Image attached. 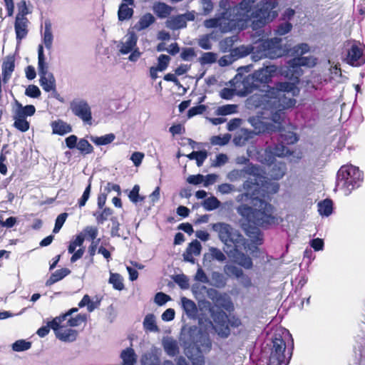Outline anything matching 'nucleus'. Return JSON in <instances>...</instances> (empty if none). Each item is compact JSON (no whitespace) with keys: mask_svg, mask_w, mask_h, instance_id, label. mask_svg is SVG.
I'll use <instances>...</instances> for the list:
<instances>
[{"mask_svg":"<svg viewBox=\"0 0 365 365\" xmlns=\"http://www.w3.org/2000/svg\"><path fill=\"white\" fill-rule=\"evenodd\" d=\"M232 53H233L235 58L237 59L240 58L245 57L248 54L251 53L252 51V46H245L242 45L237 48H232L231 50Z\"/></svg>","mask_w":365,"mask_h":365,"instance_id":"37998d69","label":"nucleus"},{"mask_svg":"<svg viewBox=\"0 0 365 365\" xmlns=\"http://www.w3.org/2000/svg\"><path fill=\"white\" fill-rule=\"evenodd\" d=\"M224 272L230 277H234L239 279L244 277L242 269L232 264L225 265L224 267Z\"/></svg>","mask_w":365,"mask_h":365,"instance_id":"a19ab883","label":"nucleus"},{"mask_svg":"<svg viewBox=\"0 0 365 365\" xmlns=\"http://www.w3.org/2000/svg\"><path fill=\"white\" fill-rule=\"evenodd\" d=\"M123 365H134L137 361V355L133 348L128 347L120 354Z\"/></svg>","mask_w":365,"mask_h":365,"instance_id":"a878e982","label":"nucleus"},{"mask_svg":"<svg viewBox=\"0 0 365 365\" xmlns=\"http://www.w3.org/2000/svg\"><path fill=\"white\" fill-rule=\"evenodd\" d=\"M235 61H236V58L233 53H232V51H230L229 54L221 57L218 61V63L220 66H226L232 63Z\"/></svg>","mask_w":365,"mask_h":365,"instance_id":"338daca9","label":"nucleus"},{"mask_svg":"<svg viewBox=\"0 0 365 365\" xmlns=\"http://www.w3.org/2000/svg\"><path fill=\"white\" fill-rule=\"evenodd\" d=\"M25 95L31 98H38L41 96V91L38 86L29 85L25 91Z\"/></svg>","mask_w":365,"mask_h":365,"instance_id":"0e129e2a","label":"nucleus"},{"mask_svg":"<svg viewBox=\"0 0 365 365\" xmlns=\"http://www.w3.org/2000/svg\"><path fill=\"white\" fill-rule=\"evenodd\" d=\"M155 21V17L150 13L140 17L138 23L134 26L137 31H142L149 27Z\"/></svg>","mask_w":365,"mask_h":365,"instance_id":"473e14b6","label":"nucleus"},{"mask_svg":"<svg viewBox=\"0 0 365 365\" xmlns=\"http://www.w3.org/2000/svg\"><path fill=\"white\" fill-rule=\"evenodd\" d=\"M215 325L214 329L217 334L222 337L226 338L230 335V330L228 327V316L223 312H217L212 314Z\"/></svg>","mask_w":365,"mask_h":365,"instance_id":"dca6fc26","label":"nucleus"},{"mask_svg":"<svg viewBox=\"0 0 365 365\" xmlns=\"http://www.w3.org/2000/svg\"><path fill=\"white\" fill-rule=\"evenodd\" d=\"M16 108L14 110V114L19 118H26L27 116H32L36 112V108L33 105L23 106L19 101H16Z\"/></svg>","mask_w":365,"mask_h":365,"instance_id":"4be33fe9","label":"nucleus"},{"mask_svg":"<svg viewBox=\"0 0 365 365\" xmlns=\"http://www.w3.org/2000/svg\"><path fill=\"white\" fill-rule=\"evenodd\" d=\"M109 283L111 284L113 287L116 290L121 291L124 289L123 278L120 274L118 273H110Z\"/></svg>","mask_w":365,"mask_h":365,"instance_id":"a18cd8bd","label":"nucleus"},{"mask_svg":"<svg viewBox=\"0 0 365 365\" xmlns=\"http://www.w3.org/2000/svg\"><path fill=\"white\" fill-rule=\"evenodd\" d=\"M251 67V65L240 67L237 69L238 73L232 81L236 95L239 96H245L258 88L252 74L246 76L242 75L243 71L249 72Z\"/></svg>","mask_w":365,"mask_h":365,"instance_id":"423d86ee","label":"nucleus"},{"mask_svg":"<svg viewBox=\"0 0 365 365\" xmlns=\"http://www.w3.org/2000/svg\"><path fill=\"white\" fill-rule=\"evenodd\" d=\"M40 76V85L46 92H56V80L53 73Z\"/></svg>","mask_w":365,"mask_h":365,"instance_id":"5701e85b","label":"nucleus"},{"mask_svg":"<svg viewBox=\"0 0 365 365\" xmlns=\"http://www.w3.org/2000/svg\"><path fill=\"white\" fill-rule=\"evenodd\" d=\"M291 154L290 150L281 143L274 147L268 146L261 155L260 161L262 163L270 165L274 163L275 157H285Z\"/></svg>","mask_w":365,"mask_h":365,"instance_id":"4468645a","label":"nucleus"},{"mask_svg":"<svg viewBox=\"0 0 365 365\" xmlns=\"http://www.w3.org/2000/svg\"><path fill=\"white\" fill-rule=\"evenodd\" d=\"M67 217L68 214L66 212H63L58 215L56 219L55 225L53 230V233L56 234L60 231L64 222H66Z\"/></svg>","mask_w":365,"mask_h":365,"instance_id":"13d9d810","label":"nucleus"},{"mask_svg":"<svg viewBox=\"0 0 365 365\" xmlns=\"http://www.w3.org/2000/svg\"><path fill=\"white\" fill-rule=\"evenodd\" d=\"M237 108L236 105H225L220 106L217 109L216 113L217 115H227L235 113L237 112Z\"/></svg>","mask_w":365,"mask_h":365,"instance_id":"5fc2aeb1","label":"nucleus"},{"mask_svg":"<svg viewBox=\"0 0 365 365\" xmlns=\"http://www.w3.org/2000/svg\"><path fill=\"white\" fill-rule=\"evenodd\" d=\"M42 42L47 50H51L53 46V35L52 32V24L50 20L44 21V30L41 32Z\"/></svg>","mask_w":365,"mask_h":365,"instance_id":"6ab92c4d","label":"nucleus"},{"mask_svg":"<svg viewBox=\"0 0 365 365\" xmlns=\"http://www.w3.org/2000/svg\"><path fill=\"white\" fill-rule=\"evenodd\" d=\"M259 121L257 123V119L255 118H250V122L252 125L255 127L256 129L259 130V132L261 131H270V130H279V140L282 143L286 144H294L298 140V138L295 133L291 130H287L282 128V124L284 123V120L280 126L278 128L277 124L273 122H263V120L257 119Z\"/></svg>","mask_w":365,"mask_h":365,"instance_id":"0eeeda50","label":"nucleus"},{"mask_svg":"<svg viewBox=\"0 0 365 365\" xmlns=\"http://www.w3.org/2000/svg\"><path fill=\"white\" fill-rule=\"evenodd\" d=\"M14 120V126L21 132H26L29 129V123L25 118H19L16 114L13 115Z\"/></svg>","mask_w":365,"mask_h":365,"instance_id":"c03bdc74","label":"nucleus"},{"mask_svg":"<svg viewBox=\"0 0 365 365\" xmlns=\"http://www.w3.org/2000/svg\"><path fill=\"white\" fill-rule=\"evenodd\" d=\"M285 341L280 336H275L272 339V346L267 365H287L292 353L285 354Z\"/></svg>","mask_w":365,"mask_h":365,"instance_id":"9d476101","label":"nucleus"},{"mask_svg":"<svg viewBox=\"0 0 365 365\" xmlns=\"http://www.w3.org/2000/svg\"><path fill=\"white\" fill-rule=\"evenodd\" d=\"M170 61V57L165 54H161L158 58V66H156L160 71H165Z\"/></svg>","mask_w":365,"mask_h":365,"instance_id":"052dcab7","label":"nucleus"},{"mask_svg":"<svg viewBox=\"0 0 365 365\" xmlns=\"http://www.w3.org/2000/svg\"><path fill=\"white\" fill-rule=\"evenodd\" d=\"M190 160H195L198 167H200L207 157L206 150L193 151L186 155Z\"/></svg>","mask_w":365,"mask_h":365,"instance_id":"ea45409f","label":"nucleus"},{"mask_svg":"<svg viewBox=\"0 0 365 365\" xmlns=\"http://www.w3.org/2000/svg\"><path fill=\"white\" fill-rule=\"evenodd\" d=\"M86 314H79L76 315L75 317H71L68 320V325L70 327H78L81 324V323L86 322Z\"/></svg>","mask_w":365,"mask_h":365,"instance_id":"e2e57ef3","label":"nucleus"},{"mask_svg":"<svg viewBox=\"0 0 365 365\" xmlns=\"http://www.w3.org/2000/svg\"><path fill=\"white\" fill-rule=\"evenodd\" d=\"M91 190V178L88 180V185L86 187L81 197L78 200V204L80 207L86 205V202L90 197Z\"/></svg>","mask_w":365,"mask_h":365,"instance_id":"4d7b16f0","label":"nucleus"},{"mask_svg":"<svg viewBox=\"0 0 365 365\" xmlns=\"http://www.w3.org/2000/svg\"><path fill=\"white\" fill-rule=\"evenodd\" d=\"M134 11L132 7H129L127 4L121 3L118 11V18L120 21L129 20L132 18Z\"/></svg>","mask_w":365,"mask_h":365,"instance_id":"7c9ffc66","label":"nucleus"},{"mask_svg":"<svg viewBox=\"0 0 365 365\" xmlns=\"http://www.w3.org/2000/svg\"><path fill=\"white\" fill-rule=\"evenodd\" d=\"M76 148L83 155L91 154L93 152V145L85 138L78 140Z\"/></svg>","mask_w":365,"mask_h":365,"instance_id":"79ce46f5","label":"nucleus"},{"mask_svg":"<svg viewBox=\"0 0 365 365\" xmlns=\"http://www.w3.org/2000/svg\"><path fill=\"white\" fill-rule=\"evenodd\" d=\"M165 351L170 356H174L178 353V346L176 341L169 339L163 341Z\"/></svg>","mask_w":365,"mask_h":365,"instance_id":"4c0bfd02","label":"nucleus"},{"mask_svg":"<svg viewBox=\"0 0 365 365\" xmlns=\"http://www.w3.org/2000/svg\"><path fill=\"white\" fill-rule=\"evenodd\" d=\"M153 10L158 17L165 19L170 14L173 9L165 3L156 2L153 4Z\"/></svg>","mask_w":365,"mask_h":365,"instance_id":"393cba45","label":"nucleus"},{"mask_svg":"<svg viewBox=\"0 0 365 365\" xmlns=\"http://www.w3.org/2000/svg\"><path fill=\"white\" fill-rule=\"evenodd\" d=\"M138 39V36L134 31H128L118 46L121 54L126 55L130 53L128 59L131 62H136L142 54L137 47Z\"/></svg>","mask_w":365,"mask_h":365,"instance_id":"9b49d317","label":"nucleus"},{"mask_svg":"<svg viewBox=\"0 0 365 365\" xmlns=\"http://www.w3.org/2000/svg\"><path fill=\"white\" fill-rule=\"evenodd\" d=\"M170 299L169 295L160 292L155 294L154 301L158 305L163 306Z\"/></svg>","mask_w":365,"mask_h":365,"instance_id":"69168bd1","label":"nucleus"},{"mask_svg":"<svg viewBox=\"0 0 365 365\" xmlns=\"http://www.w3.org/2000/svg\"><path fill=\"white\" fill-rule=\"evenodd\" d=\"M201 250V245L200 242L197 240L192 241L187 248V255H184V261H190L194 262L192 259L190 258V255H199Z\"/></svg>","mask_w":365,"mask_h":365,"instance_id":"f704fd0d","label":"nucleus"},{"mask_svg":"<svg viewBox=\"0 0 365 365\" xmlns=\"http://www.w3.org/2000/svg\"><path fill=\"white\" fill-rule=\"evenodd\" d=\"M202 290H204L207 293V296L214 303L224 307L225 309H228V305L222 304L221 301L223 300L224 296L220 294L216 289L212 288H207L205 286L201 287Z\"/></svg>","mask_w":365,"mask_h":365,"instance_id":"b1692460","label":"nucleus"},{"mask_svg":"<svg viewBox=\"0 0 365 365\" xmlns=\"http://www.w3.org/2000/svg\"><path fill=\"white\" fill-rule=\"evenodd\" d=\"M78 335L77 331L71 329H62L56 333V337L63 341L72 342L76 339Z\"/></svg>","mask_w":365,"mask_h":365,"instance_id":"c756f323","label":"nucleus"},{"mask_svg":"<svg viewBox=\"0 0 365 365\" xmlns=\"http://www.w3.org/2000/svg\"><path fill=\"white\" fill-rule=\"evenodd\" d=\"M255 1L243 0L239 5L230 7L227 1L222 0L220 7L223 11L217 13L214 18L206 19L203 24L207 29L219 28L222 33L247 27L255 31L262 29L277 16L278 4L274 0H262L250 12Z\"/></svg>","mask_w":365,"mask_h":365,"instance_id":"f257e3e1","label":"nucleus"},{"mask_svg":"<svg viewBox=\"0 0 365 365\" xmlns=\"http://www.w3.org/2000/svg\"><path fill=\"white\" fill-rule=\"evenodd\" d=\"M167 26L171 29H177L182 27V14L171 18L167 21Z\"/></svg>","mask_w":365,"mask_h":365,"instance_id":"6e6d98bb","label":"nucleus"},{"mask_svg":"<svg viewBox=\"0 0 365 365\" xmlns=\"http://www.w3.org/2000/svg\"><path fill=\"white\" fill-rule=\"evenodd\" d=\"M362 180V173L357 167L343 165L337 173L336 188L344 195H349L353 190L360 186Z\"/></svg>","mask_w":365,"mask_h":365,"instance_id":"20e7f679","label":"nucleus"},{"mask_svg":"<svg viewBox=\"0 0 365 365\" xmlns=\"http://www.w3.org/2000/svg\"><path fill=\"white\" fill-rule=\"evenodd\" d=\"M272 164L269 165L271 166V169L269 172V175L270 177L274 180H279L282 178L286 172V165L284 163H279L278 164H274L272 165Z\"/></svg>","mask_w":365,"mask_h":365,"instance_id":"2f4dec72","label":"nucleus"},{"mask_svg":"<svg viewBox=\"0 0 365 365\" xmlns=\"http://www.w3.org/2000/svg\"><path fill=\"white\" fill-rule=\"evenodd\" d=\"M349 45L350 47L348 48L347 63L354 66H360L365 61L363 56L364 46L356 41L350 42Z\"/></svg>","mask_w":365,"mask_h":365,"instance_id":"2eb2a0df","label":"nucleus"},{"mask_svg":"<svg viewBox=\"0 0 365 365\" xmlns=\"http://www.w3.org/2000/svg\"><path fill=\"white\" fill-rule=\"evenodd\" d=\"M212 229L218 233L220 240L227 247L232 246V245L236 246L243 240L242 235L228 224L215 223L212 225Z\"/></svg>","mask_w":365,"mask_h":365,"instance_id":"f8f14e48","label":"nucleus"},{"mask_svg":"<svg viewBox=\"0 0 365 365\" xmlns=\"http://www.w3.org/2000/svg\"><path fill=\"white\" fill-rule=\"evenodd\" d=\"M232 257L235 262L245 269H249L252 267V259L244 253L236 250L235 254Z\"/></svg>","mask_w":365,"mask_h":365,"instance_id":"cd10ccee","label":"nucleus"},{"mask_svg":"<svg viewBox=\"0 0 365 365\" xmlns=\"http://www.w3.org/2000/svg\"><path fill=\"white\" fill-rule=\"evenodd\" d=\"M115 135L113 133H108L102 136H90V140L96 145H106L114 141Z\"/></svg>","mask_w":365,"mask_h":365,"instance_id":"72a5a7b5","label":"nucleus"},{"mask_svg":"<svg viewBox=\"0 0 365 365\" xmlns=\"http://www.w3.org/2000/svg\"><path fill=\"white\" fill-rule=\"evenodd\" d=\"M29 19L27 18L16 17L14 22V30L17 43H21L22 39L28 34Z\"/></svg>","mask_w":365,"mask_h":365,"instance_id":"a211bd4d","label":"nucleus"},{"mask_svg":"<svg viewBox=\"0 0 365 365\" xmlns=\"http://www.w3.org/2000/svg\"><path fill=\"white\" fill-rule=\"evenodd\" d=\"M72 113L80 118L85 124H92V112L88 102L82 98H74L69 106Z\"/></svg>","mask_w":365,"mask_h":365,"instance_id":"ddd939ff","label":"nucleus"},{"mask_svg":"<svg viewBox=\"0 0 365 365\" xmlns=\"http://www.w3.org/2000/svg\"><path fill=\"white\" fill-rule=\"evenodd\" d=\"M251 134L247 130H241L235 135L233 142L238 146L245 145L251 138Z\"/></svg>","mask_w":365,"mask_h":365,"instance_id":"c9c22d12","label":"nucleus"},{"mask_svg":"<svg viewBox=\"0 0 365 365\" xmlns=\"http://www.w3.org/2000/svg\"><path fill=\"white\" fill-rule=\"evenodd\" d=\"M211 348V341L208 336L200 334L199 339L192 345L184 349L187 360L184 359V365H204L203 352Z\"/></svg>","mask_w":365,"mask_h":365,"instance_id":"39448f33","label":"nucleus"},{"mask_svg":"<svg viewBox=\"0 0 365 365\" xmlns=\"http://www.w3.org/2000/svg\"><path fill=\"white\" fill-rule=\"evenodd\" d=\"M250 177L243 183V189L247 192L237 195L236 200L238 202L250 200L252 207L242 205L237 209V213L245 218L249 222L257 226H264L273 221L272 206L266 201L259 198L258 194L259 182L262 181L260 169L259 166L249 165L241 170H232L227 175V178L231 182H235L241 178Z\"/></svg>","mask_w":365,"mask_h":365,"instance_id":"f03ea898","label":"nucleus"},{"mask_svg":"<svg viewBox=\"0 0 365 365\" xmlns=\"http://www.w3.org/2000/svg\"><path fill=\"white\" fill-rule=\"evenodd\" d=\"M237 37L236 36L225 38V39L220 42V50L223 52H226L227 51H231L232 47L234 45L235 42L237 41Z\"/></svg>","mask_w":365,"mask_h":365,"instance_id":"8fccbe9b","label":"nucleus"},{"mask_svg":"<svg viewBox=\"0 0 365 365\" xmlns=\"http://www.w3.org/2000/svg\"><path fill=\"white\" fill-rule=\"evenodd\" d=\"M71 273V270L68 268H62L56 270L46 282V286L48 287L54 283L61 280Z\"/></svg>","mask_w":365,"mask_h":365,"instance_id":"c85d7f7f","label":"nucleus"},{"mask_svg":"<svg viewBox=\"0 0 365 365\" xmlns=\"http://www.w3.org/2000/svg\"><path fill=\"white\" fill-rule=\"evenodd\" d=\"M298 93L294 83L281 82L273 88L267 86L265 93L251 96L247 100V106L250 108H260L262 112L258 118L277 123L279 128L285 118L284 110L295 105L294 96Z\"/></svg>","mask_w":365,"mask_h":365,"instance_id":"7ed1b4c3","label":"nucleus"},{"mask_svg":"<svg viewBox=\"0 0 365 365\" xmlns=\"http://www.w3.org/2000/svg\"><path fill=\"white\" fill-rule=\"evenodd\" d=\"M210 284L217 287H224L226 284V279L224 275L218 272H212L211 274V282Z\"/></svg>","mask_w":365,"mask_h":365,"instance_id":"58836bf2","label":"nucleus"},{"mask_svg":"<svg viewBox=\"0 0 365 365\" xmlns=\"http://www.w3.org/2000/svg\"><path fill=\"white\" fill-rule=\"evenodd\" d=\"M333 210V203L329 199H326L318 203V212L321 215L329 216Z\"/></svg>","mask_w":365,"mask_h":365,"instance_id":"e433bc0d","label":"nucleus"},{"mask_svg":"<svg viewBox=\"0 0 365 365\" xmlns=\"http://www.w3.org/2000/svg\"><path fill=\"white\" fill-rule=\"evenodd\" d=\"M38 72L39 76H47L48 72V64L46 61V56L43 51V46L39 44L38 46Z\"/></svg>","mask_w":365,"mask_h":365,"instance_id":"aec40b11","label":"nucleus"},{"mask_svg":"<svg viewBox=\"0 0 365 365\" xmlns=\"http://www.w3.org/2000/svg\"><path fill=\"white\" fill-rule=\"evenodd\" d=\"M51 126L52 128V133L59 135H64L72 131L71 125L60 119L53 121L51 123Z\"/></svg>","mask_w":365,"mask_h":365,"instance_id":"412c9836","label":"nucleus"},{"mask_svg":"<svg viewBox=\"0 0 365 365\" xmlns=\"http://www.w3.org/2000/svg\"><path fill=\"white\" fill-rule=\"evenodd\" d=\"M212 38V34L205 35L202 36L199 39V46L206 50H209L212 48V43L210 42V38Z\"/></svg>","mask_w":365,"mask_h":365,"instance_id":"774afa93","label":"nucleus"},{"mask_svg":"<svg viewBox=\"0 0 365 365\" xmlns=\"http://www.w3.org/2000/svg\"><path fill=\"white\" fill-rule=\"evenodd\" d=\"M217 55L212 52L204 53L201 58L200 62L202 64H210L217 61Z\"/></svg>","mask_w":365,"mask_h":365,"instance_id":"680f3d73","label":"nucleus"},{"mask_svg":"<svg viewBox=\"0 0 365 365\" xmlns=\"http://www.w3.org/2000/svg\"><path fill=\"white\" fill-rule=\"evenodd\" d=\"M317 63V58L313 56H302L294 58L288 61L287 71L285 72L287 77L292 80L296 85L299 78L302 75V66L312 68Z\"/></svg>","mask_w":365,"mask_h":365,"instance_id":"1a4fd4ad","label":"nucleus"},{"mask_svg":"<svg viewBox=\"0 0 365 365\" xmlns=\"http://www.w3.org/2000/svg\"><path fill=\"white\" fill-rule=\"evenodd\" d=\"M140 187L138 185H134L133 189L130 190L128 197L133 203H137L140 201H143L144 197H140L139 195Z\"/></svg>","mask_w":365,"mask_h":365,"instance_id":"bf43d9fd","label":"nucleus"},{"mask_svg":"<svg viewBox=\"0 0 365 365\" xmlns=\"http://www.w3.org/2000/svg\"><path fill=\"white\" fill-rule=\"evenodd\" d=\"M113 211L110 207H105L101 212H96L93 214L98 224H103L113 214Z\"/></svg>","mask_w":365,"mask_h":365,"instance_id":"de8ad7c7","label":"nucleus"},{"mask_svg":"<svg viewBox=\"0 0 365 365\" xmlns=\"http://www.w3.org/2000/svg\"><path fill=\"white\" fill-rule=\"evenodd\" d=\"M220 206V200L214 196H212V197L205 199V200L202 203V207H204L205 210H206L207 211L214 210L218 208Z\"/></svg>","mask_w":365,"mask_h":365,"instance_id":"49530a36","label":"nucleus"},{"mask_svg":"<svg viewBox=\"0 0 365 365\" xmlns=\"http://www.w3.org/2000/svg\"><path fill=\"white\" fill-rule=\"evenodd\" d=\"M279 48V41L277 38H271L262 41L255 46H252V58L257 61L264 58H274L279 56L275 49Z\"/></svg>","mask_w":365,"mask_h":365,"instance_id":"6e6552de","label":"nucleus"},{"mask_svg":"<svg viewBox=\"0 0 365 365\" xmlns=\"http://www.w3.org/2000/svg\"><path fill=\"white\" fill-rule=\"evenodd\" d=\"M277 67L274 65L267 66L255 71L252 74L259 87L261 84L268 83L277 72Z\"/></svg>","mask_w":365,"mask_h":365,"instance_id":"f3484780","label":"nucleus"},{"mask_svg":"<svg viewBox=\"0 0 365 365\" xmlns=\"http://www.w3.org/2000/svg\"><path fill=\"white\" fill-rule=\"evenodd\" d=\"M11 346L14 351H24L31 347V342L27 341L24 339H19L13 343Z\"/></svg>","mask_w":365,"mask_h":365,"instance_id":"3c124183","label":"nucleus"},{"mask_svg":"<svg viewBox=\"0 0 365 365\" xmlns=\"http://www.w3.org/2000/svg\"><path fill=\"white\" fill-rule=\"evenodd\" d=\"M143 326L145 331L155 333L160 331L156 324V317L153 314H148L145 317Z\"/></svg>","mask_w":365,"mask_h":365,"instance_id":"bb28decb","label":"nucleus"},{"mask_svg":"<svg viewBox=\"0 0 365 365\" xmlns=\"http://www.w3.org/2000/svg\"><path fill=\"white\" fill-rule=\"evenodd\" d=\"M85 240V236L83 233H80L76 235V239L70 242V244L68 247V251L70 254H72L75 252L77 247H81Z\"/></svg>","mask_w":365,"mask_h":365,"instance_id":"864d4df0","label":"nucleus"},{"mask_svg":"<svg viewBox=\"0 0 365 365\" xmlns=\"http://www.w3.org/2000/svg\"><path fill=\"white\" fill-rule=\"evenodd\" d=\"M15 68L14 56H7L2 63V73H12Z\"/></svg>","mask_w":365,"mask_h":365,"instance_id":"603ef678","label":"nucleus"},{"mask_svg":"<svg viewBox=\"0 0 365 365\" xmlns=\"http://www.w3.org/2000/svg\"><path fill=\"white\" fill-rule=\"evenodd\" d=\"M184 311L190 318H195L197 314V307L195 304L184 297Z\"/></svg>","mask_w":365,"mask_h":365,"instance_id":"09e8293b","label":"nucleus"}]
</instances>
